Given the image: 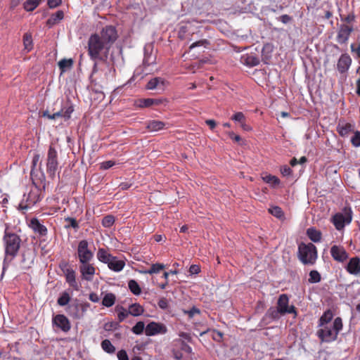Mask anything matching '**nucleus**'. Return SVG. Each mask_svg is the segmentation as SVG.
Here are the masks:
<instances>
[{"mask_svg": "<svg viewBox=\"0 0 360 360\" xmlns=\"http://www.w3.org/2000/svg\"><path fill=\"white\" fill-rule=\"evenodd\" d=\"M110 48L102 39H100L97 33L91 34L89 38L88 54L93 60H103V54L106 57Z\"/></svg>", "mask_w": 360, "mask_h": 360, "instance_id": "f257e3e1", "label": "nucleus"}, {"mask_svg": "<svg viewBox=\"0 0 360 360\" xmlns=\"http://www.w3.org/2000/svg\"><path fill=\"white\" fill-rule=\"evenodd\" d=\"M317 335L322 342H330L337 339L340 330L342 329V321L340 317L335 319L332 324L319 326Z\"/></svg>", "mask_w": 360, "mask_h": 360, "instance_id": "f03ea898", "label": "nucleus"}, {"mask_svg": "<svg viewBox=\"0 0 360 360\" xmlns=\"http://www.w3.org/2000/svg\"><path fill=\"white\" fill-rule=\"evenodd\" d=\"M3 240L5 246L6 259L8 257L11 259H13L17 255L20 247L21 239L20 236L6 231Z\"/></svg>", "mask_w": 360, "mask_h": 360, "instance_id": "7ed1b4c3", "label": "nucleus"}, {"mask_svg": "<svg viewBox=\"0 0 360 360\" xmlns=\"http://www.w3.org/2000/svg\"><path fill=\"white\" fill-rule=\"evenodd\" d=\"M298 257L304 264H314L317 259L318 254L316 246L309 243H301L298 245Z\"/></svg>", "mask_w": 360, "mask_h": 360, "instance_id": "20e7f679", "label": "nucleus"}, {"mask_svg": "<svg viewBox=\"0 0 360 360\" xmlns=\"http://www.w3.org/2000/svg\"><path fill=\"white\" fill-rule=\"evenodd\" d=\"M41 189L36 185L32 186L27 194L23 195V198L19 204V209L27 210L41 200Z\"/></svg>", "mask_w": 360, "mask_h": 360, "instance_id": "39448f33", "label": "nucleus"}, {"mask_svg": "<svg viewBox=\"0 0 360 360\" xmlns=\"http://www.w3.org/2000/svg\"><path fill=\"white\" fill-rule=\"evenodd\" d=\"M352 220V211L350 207H345L340 212L334 214L331 221L338 231L342 230L346 225L351 223Z\"/></svg>", "mask_w": 360, "mask_h": 360, "instance_id": "423d86ee", "label": "nucleus"}, {"mask_svg": "<svg viewBox=\"0 0 360 360\" xmlns=\"http://www.w3.org/2000/svg\"><path fill=\"white\" fill-rule=\"evenodd\" d=\"M58 169V153L51 145L49 148L46 158V171L49 176L53 179Z\"/></svg>", "mask_w": 360, "mask_h": 360, "instance_id": "0eeeda50", "label": "nucleus"}, {"mask_svg": "<svg viewBox=\"0 0 360 360\" xmlns=\"http://www.w3.org/2000/svg\"><path fill=\"white\" fill-rule=\"evenodd\" d=\"M77 257L79 263L91 262L94 258V252L89 248V243L86 240H82L79 242Z\"/></svg>", "mask_w": 360, "mask_h": 360, "instance_id": "6e6552de", "label": "nucleus"}, {"mask_svg": "<svg viewBox=\"0 0 360 360\" xmlns=\"http://www.w3.org/2000/svg\"><path fill=\"white\" fill-rule=\"evenodd\" d=\"M60 268L63 272L65 281L68 285L75 290H79V285L76 280V272L71 268L68 262H63L60 264Z\"/></svg>", "mask_w": 360, "mask_h": 360, "instance_id": "1a4fd4ad", "label": "nucleus"}, {"mask_svg": "<svg viewBox=\"0 0 360 360\" xmlns=\"http://www.w3.org/2000/svg\"><path fill=\"white\" fill-rule=\"evenodd\" d=\"M100 39H102L110 47L117 39V32L116 28L112 25H107L103 27L98 34Z\"/></svg>", "mask_w": 360, "mask_h": 360, "instance_id": "9d476101", "label": "nucleus"}, {"mask_svg": "<svg viewBox=\"0 0 360 360\" xmlns=\"http://www.w3.org/2000/svg\"><path fill=\"white\" fill-rule=\"evenodd\" d=\"M277 309L281 312V315L286 314H294L297 315L295 307L293 305H289V297L286 294H281L277 302Z\"/></svg>", "mask_w": 360, "mask_h": 360, "instance_id": "9b49d317", "label": "nucleus"}, {"mask_svg": "<svg viewBox=\"0 0 360 360\" xmlns=\"http://www.w3.org/2000/svg\"><path fill=\"white\" fill-rule=\"evenodd\" d=\"M79 270L82 280L91 281L96 274V269L90 262L79 263Z\"/></svg>", "mask_w": 360, "mask_h": 360, "instance_id": "f8f14e48", "label": "nucleus"}, {"mask_svg": "<svg viewBox=\"0 0 360 360\" xmlns=\"http://www.w3.org/2000/svg\"><path fill=\"white\" fill-rule=\"evenodd\" d=\"M167 332V326L159 322H150L145 328V334L147 336H153L158 334H165Z\"/></svg>", "mask_w": 360, "mask_h": 360, "instance_id": "ddd939ff", "label": "nucleus"}, {"mask_svg": "<svg viewBox=\"0 0 360 360\" xmlns=\"http://www.w3.org/2000/svg\"><path fill=\"white\" fill-rule=\"evenodd\" d=\"M28 225L37 237L41 238L47 236V228L37 218H32Z\"/></svg>", "mask_w": 360, "mask_h": 360, "instance_id": "4468645a", "label": "nucleus"}, {"mask_svg": "<svg viewBox=\"0 0 360 360\" xmlns=\"http://www.w3.org/2000/svg\"><path fill=\"white\" fill-rule=\"evenodd\" d=\"M330 255L335 261L342 263L346 261L349 257L348 253L344 247L334 245L330 248Z\"/></svg>", "mask_w": 360, "mask_h": 360, "instance_id": "2eb2a0df", "label": "nucleus"}, {"mask_svg": "<svg viewBox=\"0 0 360 360\" xmlns=\"http://www.w3.org/2000/svg\"><path fill=\"white\" fill-rule=\"evenodd\" d=\"M53 324L62 331L67 333L71 328V324L68 319L63 314H57L53 317Z\"/></svg>", "mask_w": 360, "mask_h": 360, "instance_id": "dca6fc26", "label": "nucleus"}, {"mask_svg": "<svg viewBox=\"0 0 360 360\" xmlns=\"http://www.w3.org/2000/svg\"><path fill=\"white\" fill-rule=\"evenodd\" d=\"M345 269L349 274L360 276V257H353L350 258Z\"/></svg>", "mask_w": 360, "mask_h": 360, "instance_id": "f3484780", "label": "nucleus"}, {"mask_svg": "<svg viewBox=\"0 0 360 360\" xmlns=\"http://www.w3.org/2000/svg\"><path fill=\"white\" fill-rule=\"evenodd\" d=\"M168 85V82L162 77H155L151 79L146 84V89H159L163 91L165 88Z\"/></svg>", "mask_w": 360, "mask_h": 360, "instance_id": "a211bd4d", "label": "nucleus"}, {"mask_svg": "<svg viewBox=\"0 0 360 360\" xmlns=\"http://www.w3.org/2000/svg\"><path fill=\"white\" fill-rule=\"evenodd\" d=\"M352 32V27L347 25H342L339 29L337 35V41L340 44H345L348 40L350 34Z\"/></svg>", "mask_w": 360, "mask_h": 360, "instance_id": "6ab92c4d", "label": "nucleus"}, {"mask_svg": "<svg viewBox=\"0 0 360 360\" xmlns=\"http://www.w3.org/2000/svg\"><path fill=\"white\" fill-rule=\"evenodd\" d=\"M352 59L348 54L345 53L341 55L337 64L338 71L341 73L345 72L350 67Z\"/></svg>", "mask_w": 360, "mask_h": 360, "instance_id": "aec40b11", "label": "nucleus"}, {"mask_svg": "<svg viewBox=\"0 0 360 360\" xmlns=\"http://www.w3.org/2000/svg\"><path fill=\"white\" fill-rule=\"evenodd\" d=\"M193 34H194L193 27L190 24H186L179 27L178 36L181 39L190 40Z\"/></svg>", "mask_w": 360, "mask_h": 360, "instance_id": "412c9836", "label": "nucleus"}, {"mask_svg": "<svg viewBox=\"0 0 360 360\" xmlns=\"http://www.w3.org/2000/svg\"><path fill=\"white\" fill-rule=\"evenodd\" d=\"M231 119L233 121H234L235 122L239 123L240 125V127L244 131H249L252 130V127L250 125L246 124V117H245V115L243 114V112H236L235 114L233 115V116L231 117Z\"/></svg>", "mask_w": 360, "mask_h": 360, "instance_id": "4be33fe9", "label": "nucleus"}, {"mask_svg": "<svg viewBox=\"0 0 360 360\" xmlns=\"http://www.w3.org/2000/svg\"><path fill=\"white\" fill-rule=\"evenodd\" d=\"M107 264L110 270L120 272L124 269L125 262L124 260L118 259L116 257L113 256L112 259Z\"/></svg>", "mask_w": 360, "mask_h": 360, "instance_id": "5701e85b", "label": "nucleus"}, {"mask_svg": "<svg viewBox=\"0 0 360 360\" xmlns=\"http://www.w3.org/2000/svg\"><path fill=\"white\" fill-rule=\"evenodd\" d=\"M64 18V13L63 11H58L55 13L52 14L51 17L47 20L46 25L51 27L54 25L58 23Z\"/></svg>", "mask_w": 360, "mask_h": 360, "instance_id": "b1692460", "label": "nucleus"}, {"mask_svg": "<svg viewBox=\"0 0 360 360\" xmlns=\"http://www.w3.org/2000/svg\"><path fill=\"white\" fill-rule=\"evenodd\" d=\"M112 257L111 254L103 248H99L98 250L97 258L100 262L104 264H108L110 260L112 259Z\"/></svg>", "mask_w": 360, "mask_h": 360, "instance_id": "393cba45", "label": "nucleus"}, {"mask_svg": "<svg viewBox=\"0 0 360 360\" xmlns=\"http://www.w3.org/2000/svg\"><path fill=\"white\" fill-rule=\"evenodd\" d=\"M353 129V126L350 123H338L337 131L341 136H347Z\"/></svg>", "mask_w": 360, "mask_h": 360, "instance_id": "a878e982", "label": "nucleus"}, {"mask_svg": "<svg viewBox=\"0 0 360 360\" xmlns=\"http://www.w3.org/2000/svg\"><path fill=\"white\" fill-rule=\"evenodd\" d=\"M333 318V314L331 310L328 309L326 311L323 315L320 317L319 321V326L332 324L331 320Z\"/></svg>", "mask_w": 360, "mask_h": 360, "instance_id": "bb28decb", "label": "nucleus"}, {"mask_svg": "<svg viewBox=\"0 0 360 360\" xmlns=\"http://www.w3.org/2000/svg\"><path fill=\"white\" fill-rule=\"evenodd\" d=\"M307 235L309 239L314 243L320 242L321 240V231L316 230L315 228H309L307 230Z\"/></svg>", "mask_w": 360, "mask_h": 360, "instance_id": "cd10ccee", "label": "nucleus"}, {"mask_svg": "<svg viewBox=\"0 0 360 360\" xmlns=\"http://www.w3.org/2000/svg\"><path fill=\"white\" fill-rule=\"evenodd\" d=\"M129 313L133 316H139L143 314L144 309L139 303H134L129 307Z\"/></svg>", "mask_w": 360, "mask_h": 360, "instance_id": "c85d7f7f", "label": "nucleus"}, {"mask_svg": "<svg viewBox=\"0 0 360 360\" xmlns=\"http://www.w3.org/2000/svg\"><path fill=\"white\" fill-rule=\"evenodd\" d=\"M73 65V60L71 58L69 59H62L58 62V67L60 70V73L63 74V72L70 70Z\"/></svg>", "mask_w": 360, "mask_h": 360, "instance_id": "c756f323", "label": "nucleus"}, {"mask_svg": "<svg viewBox=\"0 0 360 360\" xmlns=\"http://www.w3.org/2000/svg\"><path fill=\"white\" fill-rule=\"evenodd\" d=\"M165 124L163 122L158 120L149 121L147 124V128L150 131H157L164 129Z\"/></svg>", "mask_w": 360, "mask_h": 360, "instance_id": "7c9ffc66", "label": "nucleus"}, {"mask_svg": "<svg viewBox=\"0 0 360 360\" xmlns=\"http://www.w3.org/2000/svg\"><path fill=\"white\" fill-rule=\"evenodd\" d=\"M79 310V305L78 304H70L68 307V313L73 319H80L82 316Z\"/></svg>", "mask_w": 360, "mask_h": 360, "instance_id": "2f4dec72", "label": "nucleus"}, {"mask_svg": "<svg viewBox=\"0 0 360 360\" xmlns=\"http://www.w3.org/2000/svg\"><path fill=\"white\" fill-rule=\"evenodd\" d=\"M116 300L115 294L108 292L105 295L102 300V304L106 307H110L114 305Z\"/></svg>", "mask_w": 360, "mask_h": 360, "instance_id": "473e14b6", "label": "nucleus"}, {"mask_svg": "<svg viewBox=\"0 0 360 360\" xmlns=\"http://www.w3.org/2000/svg\"><path fill=\"white\" fill-rule=\"evenodd\" d=\"M161 103L160 100L154 99V98H145L141 99L139 101L138 105L140 108H148L153 105H159Z\"/></svg>", "mask_w": 360, "mask_h": 360, "instance_id": "72a5a7b5", "label": "nucleus"}, {"mask_svg": "<svg viewBox=\"0 0 360 360\" xmlns=\"http://www.w3.org/2000/svg\"><path fill=\"white\" fill-rule=\"evenodd\" d=\"M61 110L63 112V118L65 120H68L70 118L71 114L74 111V108L70 102H67L64 105H63Z\"/></svg>", "mask_w": 360, "mask_h": 360, "instance_id": "f704fd0d", "label": "nucleus"}, {"mask_svg": "<svg viewBox=\"0 0 360 360\" xmlns=\"http://www.w3.org/2000/svg\"><path fill=\"white\" fill-rule=\"evenodd\" d=\"M165 267V266L164 264H160V263H156V264H152V266H150V269L144 270V271H142L141 272L143 273V274H158L161 270L164 269Z\"/></svg>", "mask_w": 360, "mask_h": 360, "instance_id": "c9c22d12", "label": "nucleus"}, {"mask_svg": "<svg viewBox=\"0 0 360 360\" xmlns=\"http://www.w3.org/2000/svg\"><path fill=\"white\" fill-rule=\"evenodd\" d=\"M23 45L25 49L29 52L33 48L32 37L30 33H25L23 35Z\"/></svg>", "mask_w": 360, "mask_h": 360, "instance_id": "e433bc0d", "label": "nucleus"}, {"mask_svg": "<svg viewBox=\"0 0 360 360\" xmlns=\"http://www.w3.org/2000/svg\"><path fill=\"white\" fill-rule=\"evenodd\" d=\"M128 287L130 291L135 295H139L141 293V288L135 280H129Z\"/></svg>", "mask_w": 360, "mask_h": 360, "instance_id": "4c0bfd02", "label": "nucleus"}, {"mask_svg": "<svg viewBox=\"0 0 360 360\" xmlns=\"http://www.w3.org/2000/svg\"><path fill=\"white\" fill-rule=\"evenodd\" d=\"M41 0H27L24 3V8L27 11H34L39 4Z\"/></svg>", "mask_w": 360, "mask_h": 360, "instance_id": "58836bf2", "label": "nucleus"}, {"mask_svg": "<svg viewBox=\"0 0 360 360\" xmlns=\"http://www.w3.org/2000/svg\"><path fill=\"white\" fill-rule=\"evenodd\" d=\"M102 349L108 354H113L115 352V347L112 345L109 340H104L101 342Z\"/></svg>", "mask_w": 360, "mask_h": 360, "instance_id": "ea45409f", "label": "nucleus"}, {"mask_svg": "<svg viewBox=\"0 0 360 360\" xmlns=\"http://www.w3.org/2000/svg\"><path fill=\"white\" fill-rule=\"evenodd\" d=\"M70 301V296L66 291L63 292L60 297L58 298L57 303L60 306H65Z\"/></svg>", "mask_w": 360, "mask_h": 360, "instance_id": "a19ab883", "label": "nucleus"}, {"mask_svg": "<svg viewBox=\"0 0 360 360\" xmlns=\"http://www.w3.org/2000/svg\"><path fill=\"white\" fill-rule=\"evenodd\" d=\"M243 59L244 63L250 67L256 66L259 63V60L254 56H247Z\"/></svg>", "mask_w": 360, "mask_h": 360, "instance_id": "79ce46f5", "label": "nucleus"}, {"mask_svg": "<svg viewBox=\"0 0 360 360\" xmlns=\"http://www.w3.org/2000/svg\"><path fill=\"white\" fill-rule=\"evenodd\" d=\"M321 277L316 270H312L309 272V282L310 283H316L321 281Z\"/></svg>", "mask_w": 360, "mask_h": 360, "instance_id": "37998d69", "label": "nucleus"}, {"mask_svg": "<svg viewBox=\"0 0 360 360\" xmlns=\"http://www.w3.org/2000/svg\"><path fill=\"white\" fill-rule=\"evenodd\" d=\"M65 221L68 223L65 225V228L66 229L73 228L74 229L77 230L79 229V224L75 218L66 217L65 218Z\"/></svg>", "mask_w": 360, "mask_h": 360, "instance_id": "c03bdc74", "label": "nucleus"}, {"mask_svg": "<svg viewBox=\"0 0 360 360\" xmlns=\"http://www.w3.org/2000/svg\"><path fill=\"white\" fill-rule=\"evenodd\" d=\"M145 328L144 323L143 321H139L133 326L131 331L136 335H141L143 333Z\"/></svg>", "mask_w": 360, "mask_h": 360, "instance_id": "a18cd8bd", "label": "nucleus"}, {"mask_svg": "<svg viewBox=\"0 0 360 360\" xmlns=\"http://www.w3.org/2000/svg\"><path fill=\"white\" fill-rule=\"evenodd\" d=\"M270 213L274 217L281 219L283 217L284 214L282 209L278 206L273 207L269 209Z\"/></svg>", "mask_w": 360, "mask_h": 360, "instance_id": "49530a36", "label": "nucleus"}, {"mask_svg": "<svg viewBox=\"0 0 360 360\" xmlns=\"http://www.w3.org/2000/svg\"><path fill=\"white\" fill-rule=\"evenodd\" d=\"M115 223V218L112 215H108L103 217L102 220V225L104 227H110Z\"/></svg>", "mask_w": 360, "mask_h": 360, "instance_id": "de8ad7c7", "label": "nucleus"}, {"mask_svg": "<svg viewBox=\"0 0 360 360\" xmlns=\"http://www.w3.org/2000/svg\"><path fill=\"white\" fill-rule=\"evenodd\" d=\"M263 179L266 183L271 184L273 185H278L280 183V180L278 179V178L273 175H267L263 177Z\"/></svg>", "mask_w": 360, "mask_h": 360, "instance_id": "09e8293b", "label": "nucleus"}, {"mask_svg": "<svg viewBox=\"0 0 360 360\" xmlns=\"http://www.w3.org/2000/svg\"><path fill=\"white\" fill-rule=\"evenodd\" d=\"M266 315L272 319H277L279 318V316L281 315V312L278 311V309L277 308H276V309H275L274 308H270L267 311Z\"/></svg>", "mask_w": 360, "mask_h": 360, "instance_id": "8fccbe9b", "label": "nucleus"}, {"mask_svg": "<svg viewBox=\"0 0 360 360\" xmlns=\"http://www.w3.org/2000/svg\"><path fill=\"white\" fill-rule=\"evenodd\" d=\"M352 145L355 147L360 146V131H356L351 139Z\"/></svg>", "mask_w": 360, "mask_h": 360, "instance_id": "3c124183", "label": "nucleus"}, {"mask_svg": "<svg viewBox=\"0 0 360 360\" xmlns=\"http://www.w3.org/2000/svg\"><path fill=\"white\" fill-rule=\"evenodd\" d=\"M184 314H188L189 318H193L195 314H200V311L195 307H193L190 310H184Z\"/></svg>", "mask_w": 360, "mask_h": 360, "instance_id": "603ef678", "label": "nucleus"}, {"mask_svg": "<svg viewBox=\"0 0 360 360\" xmlns=\"http://www.w3.org/2000/svg\"><path fill=\"white\" fill-rule=\"evenodd\" d=\"M208 44H209V42L206 39H202V40H200V41L193 43L190 46L189 49H193V48H195L196 46H203L206 47L207 45H208Z\"/></svg>", "mask_w": 360, "mask_h": 360, "instance_id": "864d4df0", "label": "nucleus"}, {"mask_svg": "<svg viewBox=\"0 0 360 360\" xmlns=\"http://www.w3.org/2000/svg\"><path fill=\"white\" fill-rule=\"evenodd\" d=\"M115 164V162L112 160H108V161L103 162L101 164V169H110V167L114 166Z\"/></svg>", "mask_w": 360, "mask_h": 360, "instance_id": "5fc2aeb1", "label": "nucleus"}, {"mask_svg": "<svg viewBox=\"0 0 360 360\" xmlns=\"http://www.w3.org/2000/svg\"><path fill=\"white\" fill-rule=\"evenodd\" d=\"M281 172L284 176H288L291 175L292 171L290 167H288L287 165H284V166L281 167Z\"/></svg>", "mask_w": 360, "mask_h": 360, "instance_id": "6e6d98bb", "label": "nucleus"}, {"mask_svg": "<svg viewBox=\"0 0 360 360\" xmlns=\"http://www.w3.org/2000/svg\"><path fill=\"white\" fill-rule=\"evenodd\" d=\"M130 315L129 313V310H125V311H123L122 312H120L119 314H117V319H118V321L120 323V322H122L125 319H127L128 317V316Z\"/></svg>", "mask_w": 360, "mask_h": 360, "instance_id": "4d7b16f0", "label": "nucleus"}, {"mask_svg": "<svg viewBox=\"0 0 360 360\" xmlns=\"http://www.w3.org/2000/svg\"><path fill=\"white\" fill-rule=\"evenodd\" d=\"M118 360H129L127 352L124 349L120 350L117 354Z\"/></svg>", "mask_w": 360, "mask_h": 360, "instance_id": "13d9d810", "label": "nucleus"}, {"mask_svg": "<svg viewBox=\"0 0 360 360\" xmlns=\"http://www.w3.org/2000/svg\"><path fill=\"white\" fill-rule=\"evenodd\" d=\"M62 2V0H48V6L50 8H54L58 6Z\"/></svg>", "mask_w": 360, "mask_h": 360, "instance_id": "bf43d9fd", "label": "nucleus"}, {"mask_svg": "<svg viewBox=\"0 0 360 360\" xmlns=\"http://www.w3.org/2000/svg\"><path fill=\"white\" fill-rule=\"evenodd\" d=\"M200 271V268L199 266L193 264L189 268V273L191 274H198Z\"/></svg>", "mask_w": 360, "mask_h": 360, "instance_id": "052dcab7", "label": "nucleus"}, {"mask_svg": "<svg viewBox=\"0 0 360 360\" xmlns=\"http://www.w3.org/2000/svg\"><path fill=\"white\" fill-rule=\"evenodd\" d=\"M279 20L284 24H287L288 22H290L291 20H292V18L287 15V14H284V15H282L279 17Z\"/></svg>", "mask_w": 360, "mask_h": 360, "instance_id": "680f3d73", "label": "nucleus"}, {"mask_svg": "<svg viewBox=\"0 0 360 360\" xmlns=\"http://www.w3.org/2000/svg\"><path fill=\"white\" fill-rule=\"evenodd\" d=\"M89 299L94 303H97L100 300L99 296L95 292H91L89 296Z\"/></svg>", "mask_w": 360, "mask_h": 360, "instance_id": "e2e57ef3", "label": "nucleus"}, {"mask_svg": "<svg viewBox=\"0 0 360 360\" xmlns=\"http://www.w3.org/2000/svg\"><path fill=\"white\" fill-rule=\"evenodd\" d=\"M229 136L236 142H240L241 137L239 135L235 134L233 131L228 132Z\"/></svg>", "mask_w": 360, "mask_h": 360, "instance_id": "0e129e2a", "label": "nucleus"}, {"mask_svg": "<svg viewBox=\"0 0 360 360\" xmlns=\"http://www.w3.org/2000/svg\"><path fill=\"white\" fill-rule=\"evenodd\" d=\"M181 350H183V351H184V352H186L187 353H191L192 352V348L188 344L184 342V341H182V342H181Z\"/></svg>", "mask_w": 360, "mask_h": 360, "instance_id": "69168bd1", "label": "nucleus"}, {"mask_svg": "<svg viewBox=\"0 0 360 360\" xmlns=\"http://www.w3.org/2000/svg\"><path fill=\"white\" fill-rule=\"evenodd\" d=\"M158 306L161 308V309H166L167 307V301L166 299L165 298H162L161 300H159L158 302Z\"/></svg>", "mask_w": 360, "mask_h": 360, "instance_id": "338daca9", "label": "nucleus"}, {"mask_svg": "<svg viewBox=\"0 0 360 360\" xmlns=\"http://www.w3.org/2000/svg\"><path fill=\"white\" fill-rule=\"evenodd\" d=\"M351 50L352 52H355L358 58H360V44L356 49L354 44L351 45Z\"/></svg>", "mask_w": 360, "mask_h": 360, "instance_id": "774afa93", "label": "nucleus"}]
</instances>
